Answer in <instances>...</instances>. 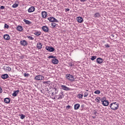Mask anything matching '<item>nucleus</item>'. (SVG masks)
<instances>
[{
	"mask_svg": "<svg viewBox=\"0 0 125 125\" xmlns=\"http://www.w3.org/2000/svg\"><path fill=\"white\" fill-rule=\"evenodd\" d=\"M42 44L41 42H38L37 43V48H39V49H42Z\"/></svg>",
	"mask_w": 125,
	"mask_h": 125,
	"instance_id": "412c9836",
	"label": "nucleus"
},
{
	"mask_svg": "<svg viewBox=\"0 0 125 125\" xmlns=\"http://www.w3.org/2000/svg\"><path fill=\"white\" fill-rule=\"evenodd\" d=\"M96 62L98 64H102L103 62V59L101 58H98L96 60Z\"/></svg>",
	"mask_w": 125,
	"mask_h": 125,
	"instance_id": "f8f14e48",
	"label": "nucleus"
},
{
	"mask_svg": "<svg viewBox=\"0 0 125 125\" xmlns=\"http://www.w3.org/2000/svg\"><path fill=\"white\" fill-rule=\"evenodd\" d=\"M81 1H83V2H84V1H86V0H80Z\"/></svg>",
	"mask_w": 125,
	"mask_h": 125,
	"instance_id": "864d4df0",
	"label": "nucleus"
},
{
	"mask_svg": "<svg viewBox=\"0 0 125 125\" xmlns=\"http://www.w3.org/2000/svg\"><path fill=\"white\" fill-rule=\"evenodd\" d=\"M102 104L104 106H108L109 105V101L105 100Z\"/></svg>",
	"mask_w": 125,
	"mask_h": 125,
	"instance_id": "b1692460",
	"label": "nucleus"
},
{
	"mask_svg": "<svg viewBox=\"0 0 125 125\" xmlns=\"http://www.w3.org/2000/svg\"><path fill=\"white\" fill-rule=\"evenodd\" d=\"M57 98V96H55L53 98H52V99H56Z\"/></svg>",
	"mask_w": 125,
	"mask_h": 125,
	"instance_id": "09e8293b",
	"label": "nucleus"
},
{
	"mask_svg": "<svg viewBox=\"0 0 125 125\" xmlns=\"http://www.w3.org/2000/svg\"><path fill=\"white\" fill-rule=\"evenodd\" d=\"M56 57V56H49V57H48V58H49V59H50L51 58H53V59H54Z\"/></svg>",
	"mask_w": 125,
	"mask_h": 125,
	"instance_id": "a19ab883",
	"label": "nucleus"
},
{
	"mask_svg": "<svg viewBox=\"0 0 125 125\" xmlns=\"http://www.w3.org/2000/svg\"><path fill=\"white\" fill-rule=\"evenodd\" d=\"M100 17V14H99V13H96V14H94V17H95V18H98Z\"/></svg>",
	"mask_w": 125,
	"mask_h": 125,
	"instance_id": "bb28decb",
	"label": "nucleus"
},
{
	"mask_svg": "<svg viewBox=\"0 0 125 125\" xmlns=\"http://www.w3.org/2000/svg\"><path fill=\"white\" fill-rule=\"evenodd\" d=\"M9 77L8 74H5L1 75V78L3 80H5V79H7Z\"/></svg>",
	"mask_w": 125,
	"mask_h": 125,
	"instance_id": "a211bd4d",
	"label": "nucleus"
},
{
	"mask_svg": "<svg viewBox=\"0 0 125 125\" xmlns=\"http://www.w3.org/2000/svg\"><path fill=\"white\" fill-rule=\"evenodd\" d=\"M65 108L66 110H69V109H71V108H72V106L70 105H67Z\"/></svg>",
	"mask_w": 125,
	"mask_h": 125,
	"instance_id": "79ce46f5",
	"label": "nucleus"
},
{
	"mask_svg": "<svg viewBox=\"0 0 125 125\" xmlns=\"http://www.w3.org/2000/svg\"><path fill=\"white\" fill-rule=\"evenodd\" d=\"M59 97L58 98H57V99H62V98H63L64 97V96H63V95H61V94H59L58 95Z\"/></svg>",
	"mask_w": 125,
	"mask_h": 125,
	"instance_id": "2f4dec72",
	"label": "nucleus"
},
{
	"mask_svg": "<svg viewBox=\"0 0 125 125\" xmlns=\"http://www.w3.org/2000/svg\"><path fill=\"white\" fill-rule=\"evenodd\" d=\"M65 12H68V11H70V9L67 8L65 9Z\"/></svg>",
	"mask_w": 125,
	"mask_h": 125,
	"instance_id": "a18cd8bd",
	"label": "nucleus"
},
{
	"mask_svg": "<svg viewBox=\"0 0 125 125\" xmlns=\"http://www.w3.org/2000/svg\"><path fill=\"white\" fill-rule=\"evenodd\" d=\"M96 58H97V57L96 56H93L91 57L90 59H91V60H92V61H93V60H95V59H96Z\"/></svg>",
	"mask_w": 125,
	"mask_h": 125,
	"instance_id": "7c9ffc66",
	"label": "nucleus"
},
{
	"mask_svg": "<svg viewBox=\"0 0 125 125\" xmlns=\"http://www.w3.org/2000/svg\"><path fill=\"white\" fill-rule=\"evenodd\" d=\"M17 31H19L20 32H22L23 31V27L21 25H19L16 28Z\"/></svg>",
	"mask_w": 125,
	"mask_h": 125,
	"instance_id": "6ab92c4d",
	"label": "nucleus"
},
{
	"mask_svg": "<svg viewBox=\"0 0 125 125\" xmlns=\"http://www.w3.org/2000/svg\"><path fill=\"white\" fill-rule=\"evenodd\" d=\"M77 20L79 23H83V19L82 17H78L77 18Z\"/></svg>",
	"mask_w": 125,
	"mask_h": 125,
	"instance_id": "dca6fc26",
	"label": "nucleus"
},
{
	"mask_svg": "<svg viewBox=\"0 0 125 125\" xmlns=\"http://www.w3.org/2000/svg\"><path fill=\"white\" fill-rule=\"evenodd\" d=\"M2 93V88H1V87L0 86V93Z\"/></svg>",
	"mask_w": 125,
	"mask_h": 125,
	"instance_id": "de8ad7c7",
	"label": "nucleus"
},
{
	"mask_svg": "<svg viewBox=\"0 0 125 125\" xmlns=\"http://www.w3.org/2000/svg\"><path fill=\"white\" fill-rule=\"evenodd\" d=\"M52 63H53V64H58V63H59V61L58 60V59H56V57L54 58L52 60Z\"/></svg>",
	"mask_w": 125,
	"mask_h": 125,
	"instance_id": "9b49d317",
	"label": "nucleus"
},
{
	"mask_svg": "<svg viewBox=\"0 0 125 125\" xmlns=\"http://www.w3.org/2000/svg\"><path fill=\"white\" fill-rule=\"evenodd\" d=\"M3 39L6 41H9V40H10V37L9 35H8V34H5L3 36Z\"/></svg>",
	"mask_w": 125,
	"mask_h": 125,
	"instance_id": "4468645a",
	"label": "nucleus"
},
{
	"mask_svg": "<svg viewBox=\"0 0 125 125\" xmlns=\"http://www.w3.org/2000/svg\"><path fill=\"white\" fill-rule=\"evenodd\" d=\"M84 104H82L81 105V111H83V108H84Z\"/></svg>",
	"mask_w": 125,
	"mask_h": 125,
	"instance_id": "37998d69",
	"label": "nucleus"
},
{
	"mask_svg": "<svg viewBox=\"0 0 125 125\" xmlns=\"http://www.w3.org/2000/svg\"><path fill=\"white\" fill-rule=\"evenodd\" d=\"M35 11V7L34 6H31L28 9V12L29 13H31L32 12H34Z\"/></svg>",
	"mask_w": 125,
	"mask_h": 125,
	"instance_id": "2eb2a0df",
	"label": "nucleus"
},
{
	"mask_svg": "<svg viewBox=\"0 0 125 125\" xmlns=\"http://www.w3.org/2000/svg\"><path fill=\"white\" fill-rule=\"evenodd\" d=\"M42 18H44L46 19V17L47 16V12H46V11L42 12Z\"/></svg>",
	"mask_w": 125,
	"mask_h": 125,
	"instance_id": "ddd939ff",
	"label": "nucleus"
},
{
	"mask_svg": "<svg viewBox=\"0 0 125 125\" xmlns=\"http://www.w3.org/2000/svg\"><path fill=\"white\" fill-rule=\"evenodd\" d=\"M65 78L68 80V81H70V82H74L75 81V78H74V76L71 75V74H66L65 75Z\"/></svg>",
	"mask_w": 125,
	"mask_h": 125,
	"instance_id": "7ed1b4c3",
	"label": "nucleus"
},
{
	"mask_svg": "<svg viewBox=\"0 0 125 125\" xmlns=\"http://www.w3.org/2000/svg\"><path fill=\"white\" fill-rule=\"evenodd\" d=\"M94 114H95V115H96V112H95V113H94Z\"/></svg>",
	"mask_w": 125,
	"mask_h": 125,
	"instance_id": "6e6d98bb",
	"label": "nucleus"
},
{
	"mask_svg": "<svg viewBox=\"0 0 125 125\" xmlns=\"http://www.w3.org/2000/svg\"><path fill=\"white\" fill-rule=\"evenodd\" d=\"M23 76L24 77H25V78H28V77L30 76V74L24 73V74H23Z\"/></svg>",
	"mask_w": 125,
	"mask_h": 125,
	"instance_id": "4c0bfd02",
	"label": "nucleus"
},
{
	"mask_svg": "<svg viewBox=\"0 0 125 125\" xmlns=\"http://www.w3.org/2000/svg\"><path fill=\"white\" fill-rule=\"evenodd\" d=\"M18 6V4L15 3L12 5V7L13 8H16Z\"/></svg>",
	"mask_w": 125,
	"mask_h": 125,
	"instance_id": "473e14b6",
	"label": "nucleus"
},
{
	"mask_svg": "<svg viewBox=\"0 0 125 125\" xmlns=\"http://www.w3.org/2000/svg\"><path fill=\"white\" fill-rule=\"evenodd\" d=\"M81 107L80 104H74V109L79 110V108Z\"/></svg>",
	"mask_w": 125,
	"mask_h": 125,
	"instance_id": "f3484780",
	"label": "nucleus"
},
{
	"mask_svg": "<svg viewBox=\"0 0 125 125\" xmlns=\"http://www.w3.org/2000/svg\"><path fill=\"white\" fill-rule=\"evenodd\" d=\"M119 106L120 104L119 103H117V102H113L110 104V108L111 110H118Z\"/></svg>",
	"mask_w": 125,
	"mask_h": 125,
	"instance_id": "f257e3e1",
	"label": "nucleus"
},
{
	"mask_svg": "<svg viewBox=\"0 0 125 125\" xmlns=\"http://www.w3.org/2000/svg\"><path fill=\"white\" fill-rule=\"evenodd\" d=\"M104 46H105V47L106 48H109V47H110V45H109V44L107 43V44H105L104 45Z\"/></svg>",
	"mask_w": 125,
	"mask_h": 125,
	"instance_id": "c03bdc74",
	"label": "nucleus"
},
{
	"mask_svg": "<svg viewBox=\"0 0 125 125\" xmlns=\"http://www.w3.org/2000/svg\"><path fill=\"white\" fill-rule=\"evenodd\" d=\"M3 69L5 72H10V71H11V68L7 65L4 66Z\"/></svg>",
	"mask_w": 125,
	"mask_h": 125,
	"instance_id": "9d476101",
	"label": "nucleus"
},
{
	"mask_svg": "<svg viewBox=\"0 0 125 125\" xmlns=\"http://www.w3.org/2000/svg\"><path fill=\"white\" fill-rule=\"evenodd\" d=\"M69 66H70V67H73V64H72V63H69Z\"/></svg>",
	"mask_w": 125,
	"mask_h": 125,
	"instance_id": "603ef678",
	"label": "nucleus"
},
{
	"mask_svg": "<svg viewBox=\"0 0 125 125\" xmlns=\"http://www.w3.org/2000/svg\"><path fill=\"white\" fill-rule=\"evenodd\" d=\"M23 21H24V22H25V24H27L28 25H30L32 23V22H31L29 21H28L26 19H24Z\"/></svg>",
	"mask_w": 125,
	"mask_h": 125,
	"instance_id": "393cba45",
	"label": "nucleus"
},
{
	"mask_svg": "<svg viewBox=\"0 0 125 125\" xmlns=\"http://www.w3.org/2000/svg\"><path fill=\"white\" fill-rule=\"evenodd\" d=\"M34 34L36 36H41V35H42V32L39 31H35Z\"/></svg>",
	"mask_w": 125,
	"mask_h": 125,
	"instance_id": "aec40b11",
	"label": "nucleus"
},
{
	"mask_svg": "<svg viewBox=\"0 0 125 125\" xmlns=\"http://www.w3.org/2000/svg\"><path fill=\"white\" fill-rule=\"evenodd\" d=\"M59 88L56 86L54 87L51 90V96H54L56 94L58 93Z\"/></svg>",
	"mask_w": 125,
	"mask_h": 125,
	"instance_id": "f03ea898",
	"label": "nucleus"
},
{
	"mask_svg": "<svg viewBox=\"0 0 125 125\" xmlns=\"http://www.w3.org/2000/svg\"><path fill=\"white\" fill-rule=\"evenodd\" d=\"M111 37L112 38H114V37H115V34H111Z\"/></svg>",
	"mask_w": 125,
	"mask_h": 125,
	"instance_id": "8fccbe9b",
	"label": "nucleus"
},
{
	"mask_svg": "<svg viewBox=\"0 0 125 125\" xmlns=\"http://www.w3.org/2000/svg\"><path fill=\"white\" fill-rule=\"evenodd\" d=\"M94 93H95V94H100L101 91L99 90H97L94 92Z\"/></svg>",
	"mask_w": 125,
	"mask_h": 125,
	"instance_id": "c85d7f7f",
	"label": "nucleus"
},
{
	"mask_svg": "<svg viewBox=\"0 0 125 125\" xmlns=\"http://www.w3.org/2000/svg\"><path fill=\"white\" fill-rule=\"evenodd\" d=\"M20 43L23 46H26V45H28V42L25 41L24 40H22L21 41Z\"/></svg>",
	"mask_w": 125,
	"mask_h": 125,
	"instance_id": "6e6552de",
	"label": "nucleus"
},
{
	"mask_svg": "<svg viewBox=\"0 0 125 125\" xmlns=\"http://www.w3.org/2000/svg\"><path fill=\"white\" fill-rule=\"evenodd\" d=\"M4 101L5 103H6L7 104H8V103H10V99L8 98H6L4 99Z\"/></svg>",
	"mask_w": 125,
	"mask_h": 125,
	"instance_id": "5701e85b",
	"label": "nucleus"
},
{
	"mask_svg": "<svg viewBox=\"0 0 125 125\" xmlns=\"http://www.w3.org/2000/svg\"><path fill=\"white\" fill-rule=\"evenodd\" d=\"M61 89H62L63 90H65V91H69L71 90V88L68 87L65 85H61Z\"/></svg>",
	"mask_w": 125,
	"mask_h": 125,
	"instance_id": "39448f33",
	"label": "nucleus"
},
{
	"mask_svg": "<svg viewBox=\"0 0 125 125\" xmlns=\"http://www.w3.org/2000/svg\"><path fill=\"white\" fill-rule=\"evenodd\" d=\"M42 73H44V72L42 71Z\"/></svg>",
	"mask_w": 125,
	"mask_h": 125,
	"instance_id": "4d7b16f0",
	"label": "nucleus"
},
{
	"mask_svg": "<svg viewBox=\"0 0 125 125\" xmlns=\"http://www.w3.org/2000/svg\"><path fill=\"white\" fill-rule=\"evenodd\" d=\"M106 100V97L102 98L101 99V101L102 103L103 104Z\"/></svg>",
	"mask_w": 125,
	"mask_h": 125,
	"instance_id": "72a5a7b5",
	"label": "nucleus"
},
{
	"mask_svg": "<svg viewBox=\"0 0 125 125\" xmlns=\"http://www.w3.org/2000/svg\"><path fill=\"white\" fill-rule=\"evenodd\" d=\"M77 97L79 98V99H83V94H79L77 96Z\"/></svg>",
	"mask_w": 125,
	"mask_h": 125,
	"instance_id": "a878e982",
	"label": "nucleus"
},
{
	"mask_svg": "<svg viewBox=\"0 0 125 125\" xmlns=\"http://www.w3.org/2000/svg\"><path fill=\"white\" fill-rule=\"evenodd\" d=\"M88 90H86V92H85L84 93V97H87L88 96Z\"/></svg>",
	"mask_w": 125,
	"mask_h": 125,
	"instance_id": "cd10ccee",
	"label": "nucleus"
},
{
	"mask_svg": "<svg viewBox=\"0 0 125 125\" xmlns=\"http://www.w3.org/2000/svg\"><path fill=\"white\" fill-rule=\"evenodd\" d=\"M20 90H18L17 91H14V93L12 94L13 96H17V94L19 93Z\"/></svg>",
	"mask_w": 125,
	"mask_h": 125,
	"instance_id": "4be33fe9",
	"label": "nucleus"
},
{
	"mask_svg": "<svg viewBox=\"0 0 125 125\" xmlns=\"http://www.w3.org/2000/svg\"><path fill=\"white\" fill-rule=\"evenodd\" d=\"M45 49H46L47 51H49V52H53V51L55 50V49L53 47L48 46L45 47Z\"/></svg>",
	"mask_w": 125,
	"mask_h": 125,
	"instance_id": "423d86ee",
	"label": "nucleus"
},
{
	"mask_svg": "<svg viewBox=\"0 0 125 125\" xmlns=\"http://www.w3.org/2000/svg\"><path fill=\"white\" fill-rule=\"evenodd\" d=\"M93 119H96V116H92Z\"/></svg>",
	"mask_w": 125,
	"mask_h": 125,
	"instance_id": "5fc2aeb1",
	"label": "nucleus"
},
{
	"mask_svg": "<svg viewBox=\"0 0 125 125\" xmlns=\"http://www.w3.org/2000/svg\"><path fill=\"white\" fill-rule=\"evenodd\" d=\"M4 28L6 29H8V28H9V25L6 23L4 24Z\"/></svg>",
	"mask_w": 125,
	"mask_h": 125,
	"instance_id": "58836bf2",
	"label": "nucleus"
},
{
	"mask_svg": "<svg viewBox=\"0 0 125 125\" xmlns=\"http://www.w3.org/2000/svg\"><path fill=\"white\" fill-rule=\"evenodd\" d=\"M44 79V77H43L42 75H37L36 76L34 80H36L37 81H42V80H43Z\"/></svg>",
	"mask_w": 125,
	"mask_h": 125,
	"instance_id": "0eeeda50",
	"label": "nucleus"
},
{
	"mask_svg": "<svg viewBox=\"0 0 125 125\" xmlns=\"http://www.w3.org/2000/svg\"><path fill=\"white\" fill-rule=\"evenodd\" d=\"M5 8V7L4 6H1L0 7V9H4Z\"/></svg>",
	"mask_w": 125,
	"mask_h": 125,
	"instance_id": "49530a36",
	"label": "nucleus"
},
{
	"mask_svg": "<svg viewBox=\"0 0 125 125\" xmlns=\"http://www.w3.org/2000/svg\"><path fill=\"white\" fill-rule=\"evenodd\" d=\"M52 28H56V23L53 22L51 24Z\"/></svg>",
	"mask_w": 125,
	"mask_h": 125,
	"instance_id": "f704fd0d",
	"label": "nucleus"
},
{
	"mask_svg": "<svg viewBox=\"0 0 125 125\" xmlns=\"http://www.w3.org/2000/svg\"><path fill=\"white\" fill-rule=\"evenodd\" d=\"M42 29L45 33H47L49 31V28L47 26H43L42 27Z\"/></svg>",
	"mask_w": 125,
	"mask_h": 125,
	"instance_id": "1a4fd4ad",
	"label": "nucleus"
},
{
	"mask_svg": "<svg viewBox=\"0 0 125 125\" xmlns=\"http://www.w3.org/2000/svg\"><path fill=\"white\" fill-rule=\"evenodd\" d=\"M101 100V98H100V97L96 98L95 99V101H96V102H97L98 103H99Z\"/></svg>",
	"mask_w": 125,
	"mask_h": 125,
	"instance_id": "c756f323",
	"label": "nucleus"
},
{
	"mask_svg": "<svg viewBox=\"0 0 125 125\" xmlns=\"http://www.w3.org/2000/svg\"><path fill=\"white\" fill-rule=\"evenodd\" d=\"M28 39H29V40H31V41H34V38L32 36H27Z\"/></svg>",
	"mask_w": 125,
	"mask_h": 125,
	"instance_id": "e433bc0d",
	"label": "nucleus"
},
{
	"mask_svg": "<svg viewBox=\"0 0 125 125\" xmlns=\"http://www.w3.org/2000/svg\"><path fill=\"white\" fill-rule=\"evenodd\" d=\"M60 94H61L63 96H64V95H64V93H63V92H61Z\"/></svg>",
	"mask_w": 125,
	"mask_h": 125,
	"instance_id": "3c124183",
	"label": "nucleus"
},
{
	"mask_svg": "<svg viewBox=\"0 0 125 125\" xmlns=\"http://www.w3.org/2000/svg\"><path fill=\"white\" fill-rule=\"evenodd\" d=\"M49 83H50V81H46V82H43V83L44 84H49Z\"/></svg>",
	"mask_w": 125,
	"mask_h": 125,
	"instance_id": "ea45409f",
	"label": "nucleus"
},
{
	"mask_svg": "<svg viewBox=\"0 0 125 125\" xmlns=\"http://www.w3.org/2000/svg\"><path fill=\"white\" fill-rule=\"evenodd\" d=\"M47 20H49L50 22H55L56 23H58L59 21L55 18L53 17H50L47 18Z\"/></svg>",
	"mask_w": 125,
	"mask_h": 125,
	"instance_id": "20e7f679",
	"label": "nucleus"
},
{
	"mask_svg": "<svg viewBox=\"0 0 125 125\" xmlns=\"http://www.w3.org/2000/svg\"><path fill=\"white\" fill-rule=\"evenodd\" d=\"M20 116H21V120H23V119H25V115H23V114H21L20 115Z\"/></svg>",
	"mask_w": 125,
	"mask_h": 125,
	"instance_id": "c9c22d12",
	"label": "nucleus"
}]
</instances>
